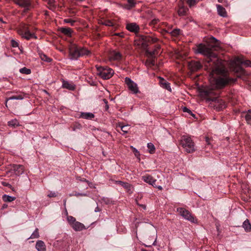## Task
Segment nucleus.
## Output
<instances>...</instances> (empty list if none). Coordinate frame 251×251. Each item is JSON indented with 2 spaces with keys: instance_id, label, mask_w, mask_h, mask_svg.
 Here are the masks:
<instances>
[{
  "instance_id": "de8ad7c7",
  "label": "nucleus",
  "mask_w": 251,
  "mask_h": 251,
  "mask_svg": "<svg viewBox=\"0 0 251 251\" xmlns=\"http://www.w3.org/2000/svg\"><path fill=\"white\" fill-rule=\"evenodd\" d=\"M11 46L13 48H16L19 46V43L17 41H16L15 40H14L13 39H12L11 41Z\"/></svg>"
},
{
  "instance_id": "c9c22d12",
  "label": "nucleus",
  "mask_w": 251,
  "mask_h": 251,
  "mask_svg": "<svg viewBox=\"0 0 251 251\" xmlns=\"http://www.w3.org/2000/svg\"><path fill=\"white\" fill-rule=\"evenodd\" d=\"M24 99V97L22 95H19L16 96H12L11 97H10L8 99V100H21Z\"/></svg>"
},
{
  "instance_id": "cd10ccee",
  "label": "nucleus",
  "mask_w": 251,
  "mask_h": 251,
  "mask_svg": "<svg viewBox=\"0 0 251 251\" xmlns=\"http://www.w3.org/2000/svg\"><path fill=\"white\" fill-rule=\"evenodd\" d=\"M28 31H30V30H29L28 27L25 25V24L22 23L20 24V28L18 30V32L19 34H21V32H23L24 33V32H26Z\"/></svg>"
},
{
  "instance_id": "f03ea898",
  "label": "nucleus",
  "mask_w": 251,
  "mask_h": 251,
  "mask_svg": "<svg viewBox=\"0 0 251 251\" xmlns=\"http://www.w3.org/2000/svg\"><path fill=\"white\" fill-rule=\"evenodd\" d=\"M98 73L97 74L103 79L110 78L114 74V71L107 67L96 66Z\"/></svg>"
},
{
  "instance_id": "e2e57ef3",
  "label": "nucleus",
  "mask_w": 251,
  "mask_h": 251,
  "mask_svg": "<svg viewBox=\"0 0 251 251\" xmlns=\"http://www.w3.org/2000/svg\"><path fill=\"white\" fill-rule=\"evenodd\" d=\"M7 206V205L4 204L2 206V208H5Z\"/></svg>"
},
{
  "instance_id": "69168bd1",
  "label": "nucleus",
  "mask_w": 251,
  "mask_h": 251,
  "mask_svg": "<svg viewBox=\"0 0 251 251\" xmlns=\"http://www.w3.org/2000/svg\"><path fill=\"white\" fill-rule=\"evenodd\" d=\"M225 0H218L219 2L222 3Z\"/></svg>"
},
{
  "instance_id": "7c9ffc66",
  "label": "nucleus",
  "mask_w": 251,
  "mask_h": 251,
  "mask_svg": "<svg viewBox=\"0 0 251 251\" xmlns=\"http://www.w3.org/2000/svg\"><path fill=\"white\" fill-rule=\"evenodd\" d=\"M8 125L12 127H16L20 126L19 122L17 119L12 120L8 122Z\"/></svg>"
},
{
  "instance_id": "864d4df0",
  "label": "nucleus",
  "mask_w": 251,
  "mask_h": 251,
  "mask_svg": "<svg viewBox=\"0 0 251 251\" xmlns=\"http://www.w3.org/2000/svg\"><path fill=\"white\" fill-rule=\"evenodd\" d=\"M102 201L107 204L109 203L110 201L109 199H108V198H103L102 199Z\"/></svg>"
},
{
  "instance_id": "37998d69",
  "label": "nucleus",
  "mask_w": 251,
  "mask_h": 251,
  "mask_svg": "<svg viewBox=\"0 0 251 251\" xmlns=\"http://www.w3.org/2000/svg\"><path fill=\"white\" fill-rule=\"evenodd\" d=\"M64 23L66 24H70L72 26L74 25L75 21L71 19H65L63 20Z\"/></svg>"
},
{
  "instance_id": "79ce46f5",
  "label": "nucleus",
  "mask_w": 251,
  "mask_h": 251,
  "mask_svg": "<svg viewBox=\"0 0 251 251\" xmlns=\"http://www.w3.org/2000/svg\"><path fill=\"white\" fill-rule=\"evenodd\" d=\"M120 127L122 131L124 133H127L130 129L129 125L122 126Z\"/></svg>"
},
{
  "instance_id": "3c124183",
  "label": "nucleus",
  "mask_w": 251,
  "mask_h": 251,
  "mask_svg": "<svg viewBox=\"0 0 251 251\" xmlns=\"http://www.w3.org/2000/svg\"><path fill=\"white\" fill-rule=\"evenodd\" d=\"M74 196H75L76 197L87 196V194L86 193H80L75 192V193L74 194Z\"/></svg>"
},
{
  "instance_id": "dca6fc26",
  "label": "nucleus",
  "mask_w": 251,
  "mask_h": 251,
  "mask_svg": "<svg viewBox=\"0 0 251 251\" xmlns=\"http://www.w3.org/2000/svg\"><path fill=\"white\" fill-rule=\"evenodd\" d=\"M79 54L80 57L83 56H89L91 55V51L85 47L79 46Z\"/></svg>"
},
{
  "instance_id": "6e6d98bb",
  "label": "nucleus",
  "mask_w": 251,
  "mask_h": 251,
  "mask_svg": "<svg viewBox=\"0 0 251 251\" xmlns=\"http://www.w3.org/2000/svg\"><path fill=\"white\" fill-rule=\"evenodd\" d=\"M203 93H204V95L207 96H208L210 94V92L208 90H204L203 91Z\"/></svg>"
},
{
  "instance_id": "6e6552de",
  "label": "nucleus",
  "mask_w": 251,
  "mask_h": 251,
  "mask_svg": "<svg viewBox=\"0 0 251 251\" xmlns=\"http://www.w3.org/2000/svg\"><path fill=\"white\" fill-rule=\"evenodd\" d=\"M13 1L19 6L24 8V12H26L29 10L31 6L30 0H13Z\"/></svg>"
},
{
  "instance_id": "473e14b6",
  "label": "nucleus",
  "mask_w": 251,
  "mask_h": 251,
  "mask_svg": "<svg viewBox=\"0 0 251 251\" xmlns=\"http://www.w3.org/2000/svg\"><path fill=\"white\" fill-rule=\"evenodd\" d=\"M40 57L41 59L44 61L47 62H50L51 61V59L48 57L46 54L43 53H39Z\"/></svg>"
},
{
  "instance_id": "c03bdc74",
  "label": "nucleus",
  "mask_w": 251,
  "mask_h": 251,
  "mask_svg": "<svg viewBox=\"0 0 251 251\" xmlns=\"http://www.w3.org/2000/svg\"><path fill=\"white\" fill-rule=\"evenodd\" d=\"M103 25L108 26H113V23L110 20H105L102 23Z\"/></svg>"
},
{
  "instance_id": "423d86ee",
  "label": "nucleus",
  "mask_w": 251,
  "mask_h": 251,
  "mask_svg": "<svg viewBox=\"0 0 251 251\" xmlns=\"http://www.w3.org/2000/svg\"><path fill=\"white\" fill-rule=\"evenodd\" d=\"M160 49V46H158L157 49L151 51H147L148 53L152 57L151 59H148L145 62V65L148 68H151L155 66V55L157 54V49Z\"/></svg>"
},
{
  "instance_id": "aec40b11",
  "label": "nucleus",
  "mask_w": 251,
  "mask_h": 251,
  "mask_svg": "<svg viewBox=\"0 0 251 251\" xmlns=\"http://www.w3.org/2000/svg\"><path fill=\"white\" fill-rule=\"evenodd\" d=\"M23 38L29 40L31 38H35L37 39V36L35 35L34 33H32L30 32V31H28L26 32H24V33L23 32H21V34H20Z\"/></svg>"
},
{
  "instance_id": "4be33fe9",
  "label": "nucleus",
  "mask_w": 251,
  "mask_h": 251,
  "mask_svg": "<svg viewBox=\"0 0 251 251\" xmlns=\"http://www.w3.org/2000/svg\"><path fill=\"white\" fill-rule=\"evenodd\" d=\"M59 31L64 35L68 36H71L73 32L72 29L70 27H62L60 28Z\"/></svg>"
},
{
  "instance_id": "393cba45",
  "label": "nucleus",
  "mask_w": 251,
  "mask_h": 251,
  "mask_svg": "<svg viewBox=\"0 0 251 251\" xmlns=\"http://www.w3.org/2000/svg\"><path fill=\"white\" fill-rule=\"evenodd\" d=\"M36 249L38 251H45L46 247L44 242L41 240L38 241L36 244Z\"/></svg>"
},
{
  "instance_id": "4d7b16f0",
  "label": "nucleus",
  "mask_w": 251,
  "mask_h": 251,
  "mask_svg": "<svg viewBox=\"0 0 251 251\" xmlns=\"http://www.w3.org/2000/svg\"><path fill=\"white\" fill-rule=\"evenodd\" d=\"M100 211V209L97 206L95 209V212H98Z\"/></svg>"
},
{
  "instance_id": "052dcab7",
  "label": "nucleus",
  "mask_w": 251,
  "mask_h": 251,
  "mask_svg": "<svg viewBox=\"0 0 251 251\" xmlns=\"http://www.w3.org/2000/svg\"><path fill=\"white\" fill-rule=\"evenodd\" d=\"M156 187H157L159 190H162V187L161 186H156Z\"/></svg>"
},
{
  "instance_id": "39448f33",
  "label": "nucleus",
  "mask_w": 251,
  "mask_h": 251,
  "mask_svg": "<svg viewBox=\"0 0 251 251\" xmlns=\"http://www.w3.org/2000/svg\"><path fill=\"white\" fill-rule=\"evenodd\" d=\"M69 55L72 60H77L80 57L79 54V46L75 44L72 43L69 46Z\"/></svg>"
},
{
  "instance_id": "c756f323",
  "label": "nucleus",
  "mask_w": 251,
  "mask_h": 251,
  "mask_svg": "<svg viewBox=\"0 0 251 251\" xmlns=\"http://www.w3.org/2000/svg\"><path fill=\"white\" fill-rule=\"evenodd\" d=\"M62 87L68 89L70 90H73L75 87L74 85L69 83V82L63 80L62 84Z\"/></svg>"
},
{
  "instance_id": "a18cd8bd",
  "label": "nucleus",
  "mask_w": 251,
  "mask_h": 251,
  "mask_svg": "<svg viewBox=\"0 0 251 251\" xmlns=\"http://www.w3.org/2000/svg\"><path fill=\"white\" fill-rule=\"evenodd\" d=\"M235 70L236 72L243 74L244 73V69L240 66V65H236Z\"/></svg>"
},
{
  "instance_id": "338daca9",
  "label": "nucleus",
  "mask_w": 251,
  "mask_h": 251,
  "mask_svg": "<svg viewBox=\"0 0 251 251\" xmlns=\"http://www.w3.org/2000/svg\"><path fill=\"white\" fill-rule=\"evenodd\" d=\"M66 202V200H64V205H65Z\"/></svg>"
},
{
  "instance_id": "e433bc0d",
  "label": "nucleus",
  "mask_w": 251,
  "mask_h": 251,
  "mask_svg": "<svg viewBox=\"0 0 251 251\" xmlns=\"http://www.w3.org/2000/svg\"><path fill=\"white\" fill-rule=\"evenodd\" d=\"M20 72L23 74L29 75L31 73V70L26 67H24L20 69Z\"/></svg>"
},
{
  "instance_id": "20e7f679",
  "label": "nucleus",
  "mask_w": 251,
  "mask_h": 251,
  "mask_svg": "<svg viewBox=\"0 0 251 251\" xmlns=\"http://www.w3.org/2000/svg\"><path fill=\"white\" fill-rule=\"evenodd\" d=\"M176 212L185 220H187L191 223H195V217L191 214V213L186 209L182 207H178L176 208Z\"/></svg>"
},
{
  "instance_id": "9d476101",
  "label": "nucleus",
  "mask_w": 251,
  "mask_h": 251,
  "mask_svg": "<svg viewBox=\"0 0 251 251\" xmlns=\"http://www.w3.org/2000/svg\"><path fill=\"white\" fill-rule=\"evenodd\" d=\"M142 179L146 183H149L150 185H151L153 187H156L155 185V182H156V179H154L152 176L149 175H146L145 176H143Z\"/></svg>"
},
{
  "instance_id": "ea45409f",
  "label": "nucleus",
  "mask_w": 251,
  "mask_h": 251,
  "mask_svg": "<svg viewBox=\"0 0 251 251\" xmlns=\"http://www.w3.org/2000/svg\"><path fill=\"white\" fill-rule=\"evenodd\" d=\"M147 147L150 150V153H152L154 152L155 147L153 144H152L151 143H148Z\"/></svg>"
},
{
  "instance_id": "13d9d810",
  "label": "nucleus",
  "mask_w": 251,
  "mask_h": 251,
  "mask_svg": "<svg viewBox=\"0 0 251 251\" xmlns=\"http://www.w3.org/2000/svg\"><path fill=\"white\" fill-rule=\"evenodd\" d=\"M79 180L82 182H88V181L87 180H86L85 178H82V179H79Z\"/></svg>"
},
{
  "instance_id": "49530a36",
  "label": "nucleus",
  "mask_w": 251,
  "mask_h": 251,
  "mask_svg": "<svg viewBox=\"0 0 251 251\" xmlns=\"http://www.w3.org/2000/svg\"><path fill=\"white\" fill-rule=\"evenodd\" d=\"M183 111L184 112H187V113H188L189 114L191 115L194 117L195 116V115L193 114L192 111L189 109L187 108L186 107H184L183 108Z\"/></svg>"
},
{
  "instance_id": "412c9836",
  "label": "nucleus",
  "mask_w": 251,
  "mask_h": 251,
  "mask_svg": "<svg viewBox=\"0 0 251 251\" xmlns=\"http://www.w3.org/2000/svg\"><path fill=\"white\" fill-rule=\"evenodd\" d=\"M217 9V12L218 14L223 17H226V9L224 7H223L222 6L219 4H217L216 5Z\"/></svg>"
},
{
  "instance_id": "a878e982",
  "label": "nucleus",
  "mask_w": 251,
  "mask_h": 251,
  "mask_svg": "<svg viewBox=\"0 0 251 251\" xmlns=\"http://www.w3.org/2000/svg\"><path fill=\"white\" fill-rule=\"evenodd\" d=\"M122 55L119 52L113 50L111 53V58L114 60H119L121 59Z\"/></svg>"
},
{
  "instance_id": "58836bf2",
  "label": "nucleus",
  "mask_w": 251,
  "mask_h": 251,
  "mask_svg": "<svg viewBox=\"0 0 251 251\" xmlns=\"http://www.w3.org/2000/svg\"><path fill=\"white\" fill-rule=\"evenodd\" d=\"M67 221L71 226H72L76 221L75 217L72 216L67 217Z\"/></svg>"
},
{
  "instance_id": "5701e85b",
  "label": "nucleus",
  "mask_w": 251,
  "mask_h": 251,
  "mask_svg": "<svg viewBox=\"0 0 251 251\" xmlns=\"http://www.w3.org/2000/svg\"><path fill=\"white\" fill-rule=\"evenodd\" d=\"M135 5L136 2L134 0H127V3L124 4V8L127 10H130L135 7Z\"/></svg>"
},
{
  "instance_id": "ddd939ff",
  "label": "nucleus",
  "mask_w": 251,
  "mask_h": 251,
  "mask_svg": "<svg viewBox=\"0 0 251 251\" xmlns=\"http://www.w3.org/2000/svg\"><path fill=\"white\" fill-rule=\"evenodd\" d=\"M12 169L15 172L16 175L19 176L24 173V167L22 165L14 164L12 166Z\"/></svg>"
},
{
  "instance_id": "7ed1b4c3",
  "label": "nucleus",
  "mask_w": 251,
  "mask_h": 251,
  "mask_svg": "<svg viewBox=\"0 0 251 251\" xmlns=\"http://www.w3.org/2000/svg\"><path fill=\"white\" fill-rule=\"evenodd\" d=\"M181 144L188 153L195 151L194 142L190 137L183 136L181 140Z\"/></svg>"
},
{
  "instance_id": "a211bd4d",
  "label": "nucleus",
  "mask_w": 251,
  "mask_h": 251,
  "mask_svg": "<svg viewBox=\"0 0 251 251\" xmlns=\"http://www.w3.org/2000/svg\"><path fill=\"white\" fill-rule=\"evenodd\" d=\"M234 63L244 65L246 67L251 66V62L250 60H247L245 61H243L241 58L238 57L235 58V59L234 60Z\"/></svg>"
},
{
  "instance_id": "680f3d73",
  "label": "nucleus",
  "mask_w": 251,
  "mask_h": 251,
  "mask_svg": "<svg viewBox=\"0 0 251 251\" xmlns=\"http://www.w3.org/2000/svg\"><path fill=\"white\" fill-rule=\"evenodd\" d=\"M116 35L122 36V33H118L115 34Z\"/></svg>"
},
{
  "instance_id": "f704fd0d",
  "label": "nucleus",
  "mask_w": 251,
  "mask_h": 251,
  "mask_svg": "<svg viewBox=\"0 0 251 251\" xmlns=\"http://www.w3.org/2000/svg\"><path fill=\"white\" fill-rule=\"evenodd\" d=\"M245 118L247 123L251 125V109L248 110V112L246 114Z\"/></svg>"
},
{
  "instance_id": "774afa93",
  "label": "nucleus",
  "mask_w": 251,
  "mask_h": 251,
  "mask_svg": "<svg viewBox=\"0 0 251 251\" xmlns=\"http://www.w3.org/2000/svg\"><path fill=\"white\" fill-rule=\"evenodd\" d=\"M142 251H146L145 250H142Z\"/></svg>"
},
{
  "instance_id": "b1692460",
  "label": "nucleus",
  "mask_w": 251,
  "mask_h": 251,
  "mask_svg": "<svg viewBox=\"0 0 251 251\" xmlns=\"http://www.w3.org/2000/svg\"><path fill=\"white\" fill-rule=\"evenodd\" d=\"M94 117L95 115L92 113L81 112L79 117L85 119L91 120L94 118Z\"/></svg>"
},
{
  "instance_id": "a19ab883",
  "label": "nucleus",
  "mask_w": 251,
  "mask_h": 251,
  "mask_svg": "<svg viewBox=\"0 0 251 251\" xmlns=\"http://www.w3.org/2000/svg\"><path fill=\"white\" fill-rule=\"evenodd\" d=\"M171 34L172 36H177L180 34V30L178 28L174 29L171 31Z\"/></svg>"
},
{
  "instance_id": "72a5a7b5",
  "label": "nucleus",
  "mask_w": 251,
  "mask_h": 251,
  "mask_svg": "<svg viewBox=\"0 0 251 251\" xmlns=\"http://www.w3.org/2000/svg\"><path fill=\"white\" fill-rule=\"evenodd\" d=\"M54 2H55V1L54 0H49L48 4L49 5V8L50 10H54L56 9V6L54 4Z\"/></svg>"
},
{
  "instance_id": "f257e3e1",
  "label": "nucleus",
  "mask_w": 251,
  "mask_h": 251,
  "mask_svg": "<svg viewBox=\"0 0 251 251\" xmlns=\"http://www.w3.org/2000/svg\"><path fill=\"white\" fill-rule=\"evenodd\" d=\"M196 52L206 57L203 63L205 70L210 72L213 78L211 84L216 89L224 88L226 85L234 83L236 79L231 78L228 72L225 69L222 59L218 57L216 52H213L207 46L200 44L197 47Z\"/></svg>"
},
{
  "instance_id": "6ab92c4d",
  "label": "nucleus",
  "mask_w": 251,
  "mask_h": 251,
  "mask_svg": "<svg viewBox=\"0 0 251 251\" xmlns=\"http://www.w3.org/2000/svg\"><path fill=\"white\" fill-rule=\"evenodd\" d=\"M116 184H119V185H121L122 186H123L124 188H125L127 190V191L128 192H129V193L131 192V185L130 184H129L128 183L124 182L122 181H120V180H118V181H116Z\"/></svg>"
},
{
  "instance_id": "8fccbe9b",
  "label": "nucleus",
  "mask_w": 251,
  "mask_h": 251,
  "mask_svg": "<svg viewBox=\"0 0 251 251\" xmlns=\"http://www.w3.org/2000/svg\"><path fill=\"white\" fill-rule=\"evenodd\" d=\"M56 193L54 192H50V193L48 195V197L49 198L55 197L57 196Z\"/></svg>"
},
{
  "instance_id": "bf43d9fd",
  "label": "nucleus",
  "mask_w": 251,
  "mask_h": 251,
  "mask_svg": "<svg viewBox=\"0 0 251 251\" xmlns=\"http://www.w3.org/2000/svg\"><path fill=\"white\" fill-rule=\"evenodd\" d=\"M140 206H141V207H142L143 209H146V206L144 204H139Z\"/></svg>"
},
{
  "instance_id": "4468645a",
  "label": "nucleus",
  "mask_w": 251,
  "mask_h": 251,
  "mask_svg": "<svg viewBox=\"0 0 251 251\" xmlns=\"http://www.w3.org/2000/svg\"><path fill=\"white\" fill-rule=\"evenodd\" d=\"M141 39L143 41L142 44L144 46H147V43L148 42H152L155 43L157 42V39L156 38H152L150 36L142 35Z\"/></svg>"
},
{
  "instance_id": "2f4dec72",
  "label": "nucleus",
  "mask_w": 251,
  "mask_h": 251,
  "mask_svg": "<svg viewBox=\"0 0 251 251\" xmlns=\"http://www.w3.org/2000/svg\"><path fill=\"white\" fill-rule=\"evenodd\" d=\"M16 199L15 197H12L9 195L4 194L2 196V200L5 202H11Z\"/></svg>"
},
{
  "instance_id": "f8f14e48",
  "label": "nucleus",
  "mask_w": 251,
  "mask_h": 251,
  "mask_svg": "<svg viewBox=\"0 0 251 251\" xmlns=\"http://www.w3.org/2000/svg\"><path fill=\"white\" fill-rule=\"evenodd\" d=\"M214 101L216 103V108L218 110L220 111L226 108V105L225 102L222 99L215 98L214 99Z\"/></svg>"
},
{
  "instance_id": "5fc2aeb1",
  "label": "nucleus",
  "mask_w": 251,
  "mask_h": 251,
  "mask_svg": "<svg viewBox=\"0 0 251 251\" xmlns=\"http://www.w3.org/2000/svg\"><path fill=\"white\" fill-rule=\"evenodd\" d=\"M205 142L207 145H210V139L208 137H205Z\"/></svg>"
},
{
  "instance_id": "c85d7f7f",
  "label": "nucleus",
  "mask_w": 251,
  "mask_h": 251,
  "mask_svg": "<svg viewBox=\"0 0 251 251\" xmlns=\"http://www.w3.org/2000/svg\"><path fill=\"white\" fill-rule=\"evenodd\" d=\"M188 8L184 6H180L178 10V14L179 16H184L187 14Z\"/></svg>"
},
{
  "instance_id": "2eb2a0df",
  "label": "nucleus",
  "mask_w": 251,
  "mask_h": 251,
  "mask_svg": "<svg viewBox=\"0 0 251 251\" xmlns=\"http://www.w3.org/2000/svg\"><path fill=\"white\" fill-rule=\"evenodd\" d=\"M71 227L75 230V231H81L83 229H85V227L84 225L77 221H76L72 226Z\"/></svg>"
},
{
  "instance_id": "1a4fd4ad",
  "label": "nucleus",
  "mask_w": 251,
  "mask_h": 251,
  "mask_svg": "<svg viewBox=\"0 0 251 251\" xmlns=\"http://www.w3.org/2000/svg\"><path fill=\"white\" fill-rule=\"evenodd\" d=\"M189 67L192 72H196L202 67L200 61L193 60L189 63Z\"/></svg>"
},
{
  "instance_id": "9b49d317",
  "label": "nucleus",
  "mask_w": 251,
  "mask_h": 251,
  "mask_svg": "<svg viewBox=\"0 0 251 251\" xmlns=\"http://www.w3.org/2000/svg\"><path fill=\"white\" fill-rule=\"evenodd\" d=\"M126 28L129 31L135 33H137L140 29L139 25L135 23L126 24Z\"/></svg>"
},
{
  "instance_id": "4c0bfd02",
  "label": "nucleus",
  "mask_w": 251,
  "mask_h": 251,
  "mask_svg": "<svg viewBox=\"0 0 251 251\" xmlns=\"http://www.w3.org/2000/svg\"><path fill=\"white\" fill-rule=\"evenodd\" d=\"M39 237V234L38 232V229L36 228L35 230L33 231L31 235L30 236L29 238L30 239H35L38 238Z\"/></svg>"
},
{
  "instance_id": "0e129e2a",
  "label": "nucleus",
  "mask_w": 251,
  "mask_h": 251,
  "mask_svg": "<svg viewBox=\"0 0 251 251\" xmlns=\"http://www.w3.org/2000/svg\"><path fill=\"white\" fill-rule=\"evenodd\" d=\"M134 151L135 152V153H139V151L137 150H136L135 149H134ZM135 155H136V154H135Z\"/></svg>"
},
{
  "instance_id": "09e8293b",
  "label": "nucleus",
  "mask_w": 251,
  "mask_h": 251,
  "mask_svg": "<svg viewBox=\"0 0 251 251\" xmlns=\"http://www.w3.org/2000/svg\"><path fill=\"white\" fill-rule=\"evenodd\" d=\"M197 2V0H188L187 3L191 7L194 5Z\"/></svg>"
},
{
  "instance_id": "603ef678",
  "label": "nucleus",
  "mask_w": 251,
  "mask_h": 251,
  "mask_svg": "<svg viewBox=\"0 0 251 251\" xmlns=\"http://www.w3.org/2000/svg\"><path fill=\"white\" fill-rule=\"evenodd\" d=\"M103 101L105 103V110H107L109 108V106L108 105V101L106 99H103Z\"/></svg>"
},
{
  "instance_id": "0eeeda50",
  "label": "nucleus",
  "mask_w": 251,
  "mask_h": 251,
  "mask_svg": "<svg viewBox=\"0 0 251 251\" xmlns=\"http://www.w3.org/2000/svg\"><path fill=\"white\" fill-rule=\"evenodd\" d=\"M125 82L127 85L128 89L133 94H137L139 92L137 84L133 81L130 78L126 77Z\"/></svg>"
},
{
  "instance_id": "f3484780",
  "label": "nucleus",
  "mask_w": 251,
  "mask_h": 251,
  "mask_svg": "<svg viewBox=\"0 0 251 251\" xmlns=\"http://www.w3.org/2000/svg\"><path fill=\"white\" fill-rule=\"evenodd\" d=\"M159 78L160 79V86L162 88L166 89L167 90L171 92V86H170V84L168 82H167L166 80H165L164 78H163L161 77H159Z\"/></svg>"
},
{
  "instance_id": "bb28decb",
  "label": "nucleus",
  "mask_w": 251,
  "mask_h": 251,
  "mask_svg": "<svg viewBox=\"0 0 251 251\" xmlns=\"http://www.w3.org/2000/svg\"><path fill=\"white\" fill-rule=\"evenodd\" d=\"M243 227L246 232L251 231V224L248 219H246L243 223Z\"/></svg>"
}]
</instances>
